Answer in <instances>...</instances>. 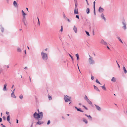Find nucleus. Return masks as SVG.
Masks as SVG:
<instances>
[{
  "mask_svg": "<svg viewBox=\"0 0 127 127\" xmlns=\"http://www.w3.org/2000/svg\"><path fill=\"white\" fill-rule=\"evenodd\" d=\"M33 117L36 119L38 120L39 118L42 119L43 117V112H40L39 113H38L35 112L33 114Z\"/></svg>",
  "mask_w": 127,
  "mask_h": 127,
  "instance_id": "obj_1",
  "label": "nucleus"
},
{
  "mask_svg": "<svg viewBox=\"0 0 127 127\" xmlns=\"http://www.w3.org/2000/svg\"><path fill=\"white\" fill-rule=\"evenodd\" d=\"M41 56L43 60L46 61L48 59L47 54L44 53L43 51H42L41 53Z\"/></svg>",
  "mask_w": 127,
  "mask_h": 127,
  "instance_id": "obj_2",
  "label": "nucleus"
},
{
  "mask_svg": "<svg viewBox=\"0 0 127 127\" xmlns=\"http://www.w3.org/2000/svg\"><path fill=\"white\" fill-rule=\"evenodd\" d=\"M89 56L90 58L88 59V61L89 64H94L95 63V62L93 59V57L89 55Z\"/></svg>",
  "mask_w": 127,
  "mask_h": 127,
  "instance_id": "obj_3",
  "label": "nucleus"
},
{
  "mask_svg": "<svg viewBox=\"0 0 127 127\" xmlns=\"http://www.w3.org/2000/svg\"><path fill=\"white\" fill-rule=\"evenodd\" d=\"M71 97H69L67 95H64V99L65 101L66 102H67L69 101H71Z\"/></svg>",
  "mask_w": 127,
  "mask_h": 127,
  "instance_id": "obj_4",
  "label": "nucleus"
},
{
  "mask_svg": "<svg viewBox=\"0 0 127 127\" xmlns=\"http://www.w3.org/2000/svg\"><path fill=\"white\" fill-rule=\"evenodd\" d=\"M123 26L122 27V28L124 30H125L126 29V24L125 21L124 20L122 22Z\"/></svg>",
  "mask_w": 127,
  "mask_h": 127,
  "instance_id": "obj_5",
  "label": "nucleus"
},
{
  "mask_svg": "<svg viewBox=\"0 0 127 127\" xmlns=\"http://www.w3.org/2000/svg\"><path fill=\"white\" fill-rule=\"evenodd\" d=\"M104 10V9L102 8L101 7H100L98 9V11L100 13L103 12Z\"/></svg>",
  "mask_w": 127,
  "mask_h": 127,
  "instance_id": "obj_6",
  "label": "nucleus"
},
{
  "mask_svg": "<svg viewBox=\"0 0 127 127\" xmlns=\"http://www.w3.org/2000/svg\"><path fill=\"white\" fill-rule=\"evenodd\" d=\"M7 85V84H5L4 85V87L3 89V90L4 91H6L7 90L6 88V86Z\"/></svg>",
  "mask_w": 127,
  "mask_h": 127,
  "instance_id": "obj_7",
  "label": "nucleus"
},
{
  "mask_svg": "<svg viewBox=\"0 0 127 127\" xmlns=\"http://www.w3.org/2000/svg\"><path fill=\"white\" fill-rule=\"evenodd\" d=\"M94 105L95 106L97 109L99 111H100L101 110V108L98 105L96 104H95Z\"/></svg>",
  "mask_w": 127,
  "mask_h": 127,
  "instance_id": "obj_8",
  "label": "nucleus"
},
{
  "mask_svg": "<svg viewBox=\"0 0 127 127\" xmlns=\"http://www.w3.org/2000/svg\"><path fill=\"white\" fill-rule=\"evenodd\" d=\"M101 18L104 20L105 21V22L106 21V19L103 13L101 14Z\"/></svg>",
  "mask_w": 127,
  "mask_h": 127,
  "instance_id": "obj_9",
  "label": "nucleus"
},
{
  "mask_svg": "<svg viewBox=\"0 0 127 127\" xmlns=\"http://www.w3.org/2000/svg\"><path fill=\"white\" fill-rule=\"evenodd\" d=\"M100 43L102 44L105 45H107V44L102 39L101 40Z\"/></svg>",
  "mask_w": 127,
  "mask_h": 127,
  "instance_id": "obj_10",
  "label": "nucleus"
},
{
  "mask_svg": "<svg viewBox=\"0 0 127 127\" xmlns=\"http://www.w3.org/2000/svg\"><path fill=\"white\" fill-rule=\"evenodd\" d=\"M75 7V9H78L77 8L78 5V3L76 0H74Z\"/></svg>",
  "mask_w": 127,
  "mask_h": 127,
  "instance_id": "obj_11",
  "label": "nucleus"
},
{
  "mask_svg": "<svg viewBox=\"0 0 127 127\" xmlns=\"http://www.w3.org/2000/svg\"><path fill=\"white\" fill-rule=\"evenodd\" d=\"M73 30L76 33H77V28L75 26H74L73 28Z\"/></svg>",
  "mask_w": 127,
  "mask_h": 127,
  "instance_id": "obj_12",
  "label": "nucleus"
},
{
  "mask_svg": "<svg viewBox=\"0 0 127 127\" xmlns=\"http://www.w3.org/2000/svg\"><path fill=\"white\" fill-rule=\"evenodd\" d=\"M11 96L14 98H16V97L15 96L14 93L12 92L11 94Z\"/></svg>",
  "mask_w": 127,
  "mask_h": 127,
  "instance_id": "obj_13",
  "label": "nucleus"
},
{
  "mask_svg": "<svg viewBox=\"0 0 127 127\" xmlns=\"http://www.w3.org/2000/svg\"><path fill=\"white\" fill-rule=\"evenodd\" d=\"M85 116L87 117H88V119H89V120L90 121H92V117L90 115H88L86 114H85Z\"/></svg>",
  "mask_w": 127,
  "mask_h": 127,
  "instance_id": "obj_14",
  "label": "nucleus"
},
{
  "mask_svg": "<svg viewBox=\"0 0 127 127\" xmlns=\"http://www.w3.org/2000/svg\"><path fill=\"white\" fill-rule=\"evenodd\" d=\"M74 13L76 14H78V9H75L74 10Z\"/></svg>",
  "mask_w": 127,
  "mask_h": 127,
  "instance_id": "obj_15",
  "label": "nucleus"
},
{
  "mask_svg": "<svg viewBox=\"0 0 127 127\" xmlns=\"http://www.w3.org/2000/svg\"><path fill=\"white\" fill-rule=\"evenodd\" d=\"M43 121H39L38 120V122L36 123V124L37 125H41L43 124Z\"/></svg>",
  "mask_w": 127,
  "mask_h": 127,
  "instance_id": "obj_16",
  "label": "nucleus"
},
{
  "mask_svg": "<svg viewBox=\"0 0 127 127\" xmlns=\"http://www.w3.org/2000/svg\"><path fill=\"white\" fill-rule=\"evenodd\" d=\"M75 108L76 109H77V110L78 111H80L81 112H83V111L81 110V109L80 108H78L75 106Z\"/></svg>",
  "mask_w": 127,
  "mask_h": 127,
  "instance_id": "obj_17",
  "label": "nucleus"
},
{
  "mask_svg": "<svg viewBox=\"0 0 127 127\" xmlns=\"http://www.w3.org/2000/svg\"><path fill=\"white\" fill-rule=\"evenodd\" d=\"M116 79L114 77H113L112 79L111 80V81L113 82H115L116 81Z\"/></svg>",
  "mask_w": 127,
  "mask_h": 127,
  "instance_id": "obj_18",
  "label": "nucleus"
},
{
  "mask_svg": "<svg viewBox=\"0 0 127 127\" xmlns=\"http://www.w3.org/2000/svg\"><path fill=\"white\" fill-rule=\"evenodd\" d=\"M83 122H85V124H87L88 121L85 118H83Z\"/></svg>",
  "mask_w": 127,
  "mask_h": 127,
  "instance_id": "obj_19",
  "label": "nucleus"
},
{
  "mask_svg": "<svg viewBox=\"0 0 127 127\" xmlns=\"http://www.w3.org/2000/svg\"><path fill=\"white\" fill-rule=\"evenodd\" d=\"M94 89H95L96 90H97V91H99V92L100 91L99 90V89H98V87H97L95 85H94Z\"/></svg>",
  "mask_w": 127,
  "mask_h": 127,
  "instance_id": "obj_20",
  "label": "nucleus"
},
{
  "mask_svg": "<svg viewBox=\"0 0 127 127\" xmlns=\"http://www.w3.org/2000/svg\"><path fill=\"white\" fill-rule=\"evenodd\" d=\"M17 51L18 52H22V50L19 47H18L17 49Z\"/></svg>",
  "mask_w": 127,
  "mask_h": 127,
  "instance_id": "obj_21",
  "label": "nucleus"
},
{
  "mask_svg": "<svg viewBox=\"0 0 127 127\" xmlns=\"http://www.w3.org/2000/svg\"><path fill=\"white\" fill-rule=\"evenodd\" d=\"M13 4L15 7H17L18 6L17 4V2L15 1H14L13 2Z\"/></svg>",
  "mask_w": 127,
  "mask_h": 127,
  "instance_id": "obj_22",
  "label": "nucleus"
},
{
  "mask_svg": "<svg viewBox=\"0 0 127 127\" xmlns=\"http://www.w3.org/2000/svg\"><path fill=\"white\" fill-rule=\"evenodd\" d=\"M123 69L124 73L126 74L127 73V71L125 67L124 66L123 67Z\"/></svg>",
  "mask_w": 127,
  "mask_h": 127,
  "instance_id": "obj_23",
  "label": "nucleus"
},
{
  "mask_svg": "<svg viewBox=\"0 0 127 127\" xmlns=\"http://www.w3.org/2000/svg\"><path fill=\"white\" fill-rule=\"evenodd\" d=\"M10 116L9 115H8L7 116V120L8 121L9 123H11L10 122Z\"/></svg>",
  "mask_w": 127,
  "mask_h": 127,
  "instance_id": "obj_24",
  "label": "nucleus"
},
{
  "mask_svg": "<svg viewBox=\"0 0 127 127\" xmlns=\"http://www.w3.org/2000/svg\"><path fill=\"white\" fill-rule=\"evenodd\" d=\"M87 101L89 104L91 105L92 104V102L90 101L89 99L87 100Z\"/></svg>",
  "mask_w": 127,
  "mask_h": 127,
  "instance_id": "obj_25",
  "label": "nucleus"
},
{
  "mask_svg": "<svg viewBox=\"0 0 127 127\" xmlns=\"http://www.w3.org/2000/svg\"><path fill=\"white\" fill-rule=\"evenodd\" d=\"M101 87L102 88V89L105 90H106V89L105 87V85H104L103 86H101Z\"/></svg>",
  "mask_w": 127,
  "mask_h": 127,
  "instance_id": "obj_26",
  "label": "nucleus"
},
{
  "mask_svg": "<svg viewBox=\"0 0 127 127\" xmlns=\"http://www.w3.org/2000/svg\"><path fill=\"white\" fill-rule=\"evenodd\" d=\"M22 14L23 16H25V15H26V14L24 13V12L23 10H22Z\"/></svg>",
  "mask_w": 127,
  "mask_h": 127,
  "instance_id": "obj_27",
  "label": "nucleus"
},
{
  "mask_svg": "<svg viewBox=\"0 0 127 127\" xmlns=\"http://www.w3.org/2000/svg\"><path fill=\"white\" fill-rule=\"evenodd\" d=\"M117 39L119 40V41L122 43H123V42L121 40V39L119 37H117Z\"/></svg>",
  "mask_w": 127,
  "mask_h": 127,
  "instance_id": "obj_28",
  "label": "nucleus"
},
{
  "mask_svg": "<svg viewBox=\"0 0 127 127\" xmlns=\"http://www.w3.org/2000/svg\"><path fill=\"white\" fill-rule=\"evenodd\" d=\"M75 55L77 58V60H79V57L78 54H76Z\"/></svg>",
  "mask_w": 127,
  "mask_h": 127,
  "instance_id": "obj_29",
  "label": "nucleus"
},
{
  "mask_svg": "<svg viewBox=\"0 0 127 127\" xmlns=\"http://www.w3.org/2000/svg\"><path fill=\"white\" fill-rule=\"evenodd\" d=\"M86 12L87 14H88L90 12V9L89 8H88L86 9Z\"/></svg>",
  "mask_w": 127,
  "mask_h": 127,
  "instance_id": "obj_30",
  "label": "nucleus"
},
{
  "mask_svg": "<svg viewBox=\"0 0 127 127\" xmlns=\"http://www.w3.org/2000/svg\"><path fill=\"white\" fill-rule=\"evenodd\" d=\"M84 98L86 101L89 99L87 96L86 95H85V96Z\"/></svg>",
  "mask_w": 127,
  "mask_h": 127,
  "instance_id": "obj_31",
  "label": "nucleus"
},
{
  "mask_svg": "<svg viewBox=\"0 0 127 127\" xmlns=\"http://www.w3.org/2000/svg\"><path fill=\"white\" fill-rule=\"evenodd\" d=\"M63 15L64 17V18H65V19L67 18V17L66 16H65V14L64 13L63 14Z\"/></svg>",
  "mask_w": 127,
  "mask_h": 127,
  "instance_id": "obj_32",
  "label": "nucleus"
},
{
  "mask_svg": "<svg viewBox=\"0 0 127 127\" xmlns=\"http://www.w3.org/2000/svg\"><path fill=\"white\" fill-rule=\"evenodd\" d=\"M48 98H49V100H52V98L51 96L48 95Z\"/></svg>",
  "mask_w": 127,
  "mask_h": 127,
  "instance_id": "obj_33",
  "label": "nucleus"
},
{
  "mask_svg": "<svg viewBox=\"0 0 127 127\" xmlns=\"http://www.w3.org/2000/svg\"><path fill=\"white\" fill-rule=\"evenodd\" d=\"M96 82L97 83L99 84L100 85H101V84L100 83V82L98 81L97 79L96 80Z\"/></svg>",
  "mask_w": 127,
  "mask_h": 127,
  "instance_id": "obj_34",
  "label": "nucleus"
},
{
  "mask_svg": "<svg viewBox=\"0 0 127 127\" xmlns=\"http://www.w3.org/2000/svg\"><path fill=\"white\" fill-rule=\"evenodd\" d=\"M85 32H86V34L88 35V36H90V34H89L88 32L87 31H86Z\"/></svg>",
  "mask_w": 127,
  "mask_h": 127,
  "instance_id": "obj_35",
  "label": "nucleus"
},
{
  "mask_svg": "<svg viewBox=\"0 0 127 127\" xmlns=\"http://www.w3.org/2000/svg\"><path fill=\"white\" fill-rule=\"evenodd\" d=\"M19 98L21 99H22L23 98V96L22 95H20L19 96Z\"/></svg>",
  "mask_w": 127,
  "mask_h": 127,
  "instance_id": "obj_36",
  "label": "nucleus"
},
{
  "mask_svg": "<svg viewBox=\"0 0 127 127\" xmlns=\"http://www.w3.org/2000/svg\"><path fill=\"white\" fill-rule=\"evenodd\" d=\"M26 21H23V23H24L25 25L26 26L27 25V24L26 23Z\"/></svg>",
  "mask_w": 127,
  "mask_h": 127,
  "instance_id": "obj_37",
  "label": "nucleus"
},
{
  "mask_svg": "<svg viewBox=\"0 0 127 127\" xmlns=\"http://www.w3.org/2000/svg\"><path fill=\"white\" fill-rule=\"evenodd\" d=\"M69 55L71 57L72 60L73 61V57L70 54H69Z\"/></svg>",
  "mask_w": 127,
  "mask_h": 127,
  "instance_id": "obj_38",
  "label": "nucleus"
},
{
  "mask_svg": "<svg viewBox=\"0 0 127 127\" xmlns=\"http://www.w3.org/2000/svg\"><path fill=\"white\" fill-rule=\"evenodd\" d=\"M25 16H23V18L22 19V21H25Z\"/></svg>",
  "mask_w": 127,
  "mask_h": 127,
  "instance_id": "obj_39",
  "label": "nucleus"
},
{
  "mask_svg": "<svg viewBox=\"0 0 127 127\" xmlns=\"http://www.w3.org/2000/svg\"><path fill=\"white\" fill-rule=\"evenodd\" d=\"M94 14L95 15V16L96 15V13L95 12V8H94Z\"/></svg>",
  "mask_w": 127,
  "mask_h": 127,
  "instance_id": "obj_40",
  "label": "nucleus"
},
{
  "mask_svg": "<svg viewBox=\"0 0 127 127\" xmlns=\"http://www.w3.org/2000/svg\"><path fill=\"white\" fill-rule=\"evenodd\" d=\"M1 32H4V28L3 27L1 29Z\"/></svg>",
  "mask_w": 127,
  "mask_h": 127,
  "instance_id": "obj_41",
  "label": "nucleus"
},
{
  "mask_svg": "<svg viewBox=\"0 0 127 127\" xmlns=\"http://www.w3.org/2000/svg\"><path fill=\"white\" fill-rule=\"evenodd\" d=\"M95 1H94L93 2L94 4V8H95Z\"/></svg>",
  "mask_w": 127,
  "mask_h": 127,
  "instance_id": "obj_42",
  "label": "nucleus"
},
{
  "mask_svg": "<svg viewBox=\"0 0 127 127\" xmlns=\"http://www.w3.org/2000/svg\"><path fill=\"white\" fill-rule=\"evenodd\" d=\"M61 30H60V31H61V32H62L63 31V26H61Z\"/></svg>",
  "mask_w": 127,
  "mask_h": 127,
  "instance_id": "obj_43",
  "label": "nucleus"
},
{
  "mask_svg": "<svg viewBox=\"0 0 127 127\" xmlns=\"http://www.w3.org/2000/svg\"><path fill=\"white\" fill-rule=\"evenodd\" d=\"M94 77L92 75L91 76V79L92 80H94Z\"/></svg>",
  "mask_w": 127,
  "mask_h": 127,
  "instance_id": "obj_44",
  "label": "nucleus"
},
{
  "mask_svg": "<svg viewBox=\"0 0 127 127\" xmlns=\"http://www.w3.org/2000/svg\"><path fill=\"white\" fill-rule=\"evenodd\" d=\"M50 123V120H48L47 123V124L49 125Z\"/></svg>",
  "mask_w": 127,
  "mask_h": 127,
  "instance_id": "obj_45",
  "label": "nucleus"
},
{
  "mask_svg": "<svg viewBox=\"0 0 127 127\" xmlns=\"http://www.w3.org/2000/svg\"><path fill=\"white\" fill-rule=\"evenodd\" d=\"M76 18L78 19H79V16L78 15H76Z\"/></svg>",
  "mask_w": 127,
  "mask_h": 127,
  "instance_id": "obj_46",
  "label": "nucleus"
},
{
  "mask_svg": "<svg viewBox=\"0 0 127 127\" xmlns=\"http://www.w3.org/2000/svg\"><path fill=\"white\" fill-rule=\"evenodd\" d=\"M83 106L84 107V108L86 110H87L88 109V108L85 107V106L83 105Z\"/></svg>",
  "mask_w": 127,
  "mask_h": 127,
  "instance_id": "obj_47",
  "label": "nucleus"
},
{
  "mask_svg": "<svg viewBox=\"0 0 127 127\" xmlns=\"http://www.w3.org/2000/svg\"><path fill=\"white\" fill-rule=\"evenodd\" d=\"M3 119L4 120H6V117L5 116H4L3 117Z\"/></svg>",
  "mask_w": 127,
  "mask_h": 127,
  "instance_id": "obj_48",
  "label": "nucleus"
},
{
  "mask_svg": "<svg viewBox=\"0 0 127 127\" xmlns=\"http://www.w3.org/2000/svg\"><path fill=\"white\" fill-rule=\"evenodd\" d=\"M6 114L7 115H8L9 114V112H7L6 111Z\"/></svg>",
  "mask_w": 127,
  "mask_h": 127,
  "instance_id": "obj_49",
  "label": "nucleus"
},
{
  "mask_svg": "<svg viewBox=\"0 0 127 127\" xmlns=\"http://www.w3.org/2000/svg\"><path fill=\"white\" fill-rule=\"evenodd\" d=\"M116 62L117 64V65H118V67L119 68H120V66H119V64H118V62H117V61H116Z\"/></svg>",
  "mask_w": 127,
  "mask_h": 127,
  "instance_id": "obj_50",
  "label": "nucleus"
},
{
  "mask_svg": "<svg viewBox=\"0 0 127 127\" xmlns=\"http://www.w3.org/2000/svg\"><path fill=\"white\" fill-rule=\"evenodd\" d=\"M67 19V21L69 22H70V20L67 18L66 19Z\"/></svg>",
  "mask_w": 127,
  "mask_h": 127,
  "instance_id": "obj_51",
  "label": "nucleus"
},
{
  "mask_svg": "<svg viewBox=\"0 0 127 127\" xmlns=\"http://www.w3.org/2000/svg\"><path fill=\"white\" fill-rule=\"evenodd\" d=\"M93 35H95L94 32V30H93Z\"/></svg>",
  "mask_w": 127,
  "mask_h": 127,
  "instance_id": "obj_52",
  "label": "nucleus"
},
{
  "mask_svg": "<svg viewBox=\"0 0 127 127\" xmlns=\"http://www.w3.org/2000/svg\"><path fill=\"white\" fill-rule=\"evenodd\" d=\"M2 121V119L1 118H0V122H1Z\"/></svg>",
  "mask_w": 127,
  "mask_h": 127,
  "instance_id": "obj_53",
  "label": "nucleus"
},
{
  "mask_svg": "<svg viewBox=\"0 0 127 127\" xmlns=\"http://www.w3.org/2000/svg\"><path fill=\"white\" fill-rule=\"evenodd\" d=\"M3 27H2V26L1 25H0V29H1Z\"/></svg>",
  "mask_w": 127,
  "mask_h": 127,
  "instance_id": "obj_54",
  "label": "nucleus"
},
{
  "mask_svg": "<svg viewBox=\"0 0 127 127\" xmlns=\"http://www.w3.org/2000/svg\"><path fill=\"white\" fill-rule=\"evenodd\" d=\"M77 66H78V69H79V72H80L81 73L80 70V69H79V66H78V65L77 64Z\"/></svg>",
  "mask_w": 127,
  "mask_h": 127,
  "instance_id": "obj_55",
  "label": "nucleus"
},
{
  "mask_svg": "<svg viewBox=\"0 0 127 127\" xmlns=\"http://www.w3.org/2000/svg\"><path fill=\"white\" fill-rule=\"evenodd\" d=\"M38 25H40V21L39 20H38Z\"/></svg>",
  "mask_w": 127,
  "mask_h": 127,
  "instance_id": "obj_56",
  "label": "nucleus"
},
{
  "mask_svg": "<svg viewBox=\"0 0 127 127\" xmlns=\"http://www.w3.org/2000/svg\"><path fill=\"white\" fill-rule=\"evenodd\" d=\"M86 1V2H87V4L89 5V4L88 3V1H87H87Z\"/></svg>",
  "mask_w": 127,
  "mask_h": 127,
  "instance_id": "obj_57",
  "label": "nucleus"
},
{
  "mask_svg": "<svg viewBox=\"0 0 127 127\" xmlns=\"http://www.w3.org/2000/svg\"><path fill=\"white\" fill-rule=\"evenodd\" d=\"M107 48L108 49L110 50V48H109V47L108 46H107Z\"/></svg>",
  "mask_w": 127,
  "mask_h": 127,
  "instance_id": "obj_58",
  "label": "nucleus"
},
{
  "mask_svg": "<svg viewBox=\"0 0 127 127\" xmlns=\"http://www.w3.org/2000/svg\"><path fill=\"white\" fill-rule=\"evenodd\" d=\"M47 49H48L47 48H46V49L44 50H45V51H47Z\"/></svg>",
  "mask_w": 127,
  "mask_h": 127,
  "instance_id": "obj_59",
  "label": "nucleus"
},
{
  "mask_svg": "<svg viewBox=\"0 0 127 127\" xmlns=\"http://www.w3.org/2000/svg\"><path fill=\"white\" fill-rule=\"evenodd\" d=\"M16 123H18V120H16Z\"/></svg>",
  "mask_w": 127,
  "mask_h": 127,
  "instance_id": "obj_60",
  "label": "nucleus"
},
{
  "mask_svg": "<svg viewBox=\"0 0 127 127\" xmlns=\"http://www.w3.org/2000/svg\"><path fill=\"white\" fill-rule=\"evenodd\" d=\"M29 79H30V82H31V78L30 77V76H29Z\"/></svg>",
  "mask_w": 127,
  "mask_h": 127,
  "instance_id": "obj_61",
  "label": "nucleus"
},
{
  "mask_svg": "<svg viewBox=\"0 0 127 127\" xmlns=\"http://www.w3.org/2000/svg\"><path fill=\"white\" fill-rule=\"evenodd\" d=\"M63 62L64 63H65L66 62V61H64Z\"/></svg>",
  "mask_w": 127,
  "mask_h": 127,
  "instance_id": "obj_62",
  "label": "nucleus"
},
{
  "mask_svg": "<svg viewBox=\"0 0 127 127\" xmlns=\"http://www.w3.org/2000/svg\"><path fill=\"white\" fill-rule=\"evenodd\" d=\"M27 67H25V68H24V69H27Z\"/></svg>",
  "mask_w": 127,
  "mask_h": 127,
  "instance_id": "obj_63",
  "label": "nucleus"
},
{
  "mask_svg": "<svg viewBox=\"0 0 127 127\" xmlns=\"http://www.w3.org/2000/svg\"><path fill=\"white\" fill-rule=\"evenodd\" d=\"M15 89H14L13 90V91H12V92H14V91H15Z\"/></svg>",
  "mask_w": 127,
  "mask_h": 127,
  "instance_id": "obj_64",
  "label": "nucleus"
}]
</instances>
